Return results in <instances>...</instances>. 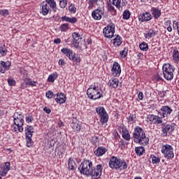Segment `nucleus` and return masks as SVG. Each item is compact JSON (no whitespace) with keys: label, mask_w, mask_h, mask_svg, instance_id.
Wrapping results in <instances>:
<instances>
[{"label":"nucleus","mask_w":179,"mask_h":179,"mask_svg":"<svg viewBox=\"0 0 179 179\" xmlns=\"http://www.w3.org/2000/svg\"><path fill=\"white\" fill-rule=\"evenodd\" d=\"M72 37L73 38L74 47L78 48L80 40H82V36H80V34L78 32H73L72 34Z\"/></svg>","instance_id":"obj_25"},{"label":"nucleus","mask_w":179,"mask_h":179,"mask_svg":"<svg viewBox=\"0 0 179 179\" xmlns=\"http://www.w3.org/2000/svg\"><path fill=\"white\" fill-rule=\"evenodd\" d=\"M59 65H61L62 66H64V65H65V62L64 61V59H60L59 60Z\"/></svg>","instance_id":"obj_64"},{"label":"nucleus","mask_w":179,"mask_h":179,"mask_svg":"<svg viewBox=\"0 0 179 179\" xmlns=\"http://www.w3.org/2000/svg\"><path fill=\"white\" fill-rule=\"evenodd\" d=\"M139 48L141 51H148L149 50V45L146 42H143L139 45Z\"/></svg>","instance_id":"obj_42"},{"label":"nucleus","mask_w":179,"mask_h":179,"mask_svg":"<svg viewBox=\"0 0 179 179\" xmlns=\"http://www.w3.org/2000/svg\"><path fill=\"white\" fill-rule=\"evenodd\" d=\"M97 142H99V138H97V136H92L91 143H92L93 145H96L97 143Z\"/></svg>","instance_id":"obj_52"},{"label":"nucleus","mask_w":179,"mask_h":179,"mask_svg":"<svg viewBox=\"0 0 179 179\" xmlns=\"http://www.w3.org/2000/svg\"><path fill=\"white\" fill-rule=\"evenodd\" d=\"M92 41L91 38H88L86 40V45H90V44H92Z\"/></svg>","instance_id":"obj_63"},{"label":"nucleus","mask_w":179,"mask_h":179,"mask_svg":"<svg viewBox=\"0 0 179 179\" xmlns=\"http://www.w3.org/2000/svg\"><path fill=\"white\" fill-rule=\"evenodd\" d=\"M108 166L112 170H116V171H121L122 170H127L128 169V164L124 159H121L119 157L112 156L109 159Z\"/></svg>","instance_id":"obj_2"},{"label":"nucleus","mask_w":179,"mask_h":179,"mask_svg":"<svg viewBox=\"0 0 179 179\" xmlns=\"http://www.w3.org/2000/svg\"><path fill=\"white\" fill-rule=\"evenodd\" d=\"M103 166L102 164H99L96 165L95 167L91 169L89 176L92 177V179H99L101 177V174H103Z\"/></svg>","instance_id":"obj_11"},{"label":"nucleus","mask_w":179,"mask_h":179,"mask_svg":"<svg viewBox=\"0 0 179 179\" xmlns=\"http://www.w3.org/2000/svg\"><path fill=\"white\" fill-rule=\"evenodd\" d=\"M34 133V129H33V126H27L25 127V135L27 139V148H30L33 146V134Z\"/></svg>","instance_id":"obj_13"},{"label":"nucleus","mask_w":179,"mask_h":179,"mask_svg":"<svg viewBox=\"0 0 179 179\" xmlns=\"http://www.w3.org/2000/svg\"><path fill=\"white\" fill-rule=\"evenodd\" d=\"M10 170V162H7L5 163V165L0 171V176H2V177H5L6 174H8V171Z\"/></svg>","instance_id":"obj_27"},{"label":"nucleus","mask_w":179,"mask_h":179,"mask_svg":"<svg viewBox=\"0 0 179 179\" xmlns=\"http://www.w3.org/2000/svg\"><path fill=\"white\" fill-rule=\"evenodd\" d=\"M173 30H179V22H177L176 20L173 21Z\"/></svg>","instance_id":"obj_51"},{"label":"nucleus","mask_w":179,"mask_h":179,"mask_svg":"<svg viewBox=\"0 0 179 179\" xmlns=\"http://www.w3.org/2000/svg\"><path fill=\"white\" fill-rule=\"evenodd\" d=\"M55 44H61V38H57L54 39Z\"/></svg>","instance_id":"obj_62"},{"label":"nucleus","mask_w":179,"mask_h":179,"mask_svg":"<svg viewBox=\"0 0 179 179\" xmlns=\"http://www.w3.org/2000/svg\"><path fill=\"white\" fill-rule=\"evenodd\" d=\"M176 124L174 122L162 124V136H168L169 135H171L174 130L176 129Z\"/></svg>","instance_id":"obj_12"},{"label":"nucleus","mask_w":179,"mask_h":179,"mask_svg":"<svg viewBox=\"0 0 179 179\" xmlns=\"http://www.w3.org/2000/svg\"><path fill=\"white\" fill-rule=\"evenodd\" d=\"M167 92H169V90L166 91H160L159 92V94L160 95L161 97H166V94H167Z\"/></svg>","instance_id":"obj_60"},{"label":"nucleus","mask_w":179,"mask_h":179,"mask_svg":"<svg viewBox=\"0 0 179 179\" xmlns=\"http://www.w3.org/2000/svg\"><path fill=\"white\" fill-rule=\"evenodd\" d=\"M122 129V136L124 141H131V134H129V130L127 129V126L122 125L121 127Z\"/></svg>","instance_id":"obj_22"},{"label":"nucleus","mask_w":179,"mask_h":179,"mask_svg":"<svg viewBox=\"0 0 179 179\" xmlns=\"http://www.w3.org/2000/svg\"><path fill=\"white\" fill-rule=\"evenodd\" d=\"M69 29V24L68 23L62 24L60 26L61 31H63V32L68 31Z\"/></svg>","instance_id":"obj_43"},{"label":"nucleus","mask_w":179,"mask_h":179,"mask_svg":"<svg viewBox=\"0 0 179 179\" xmlns=\"http://www.w3.org/2000/svg\"><path fill=\"white\" fill-rule=\"evenodd\" d=\"M57 78H58V74L57 73H53L48 76V82H50V83H54Z\"/></svg>","instance_id":"obj_37"},{"label":"nucleus","mask_w":179,"mask_h":179,"mask_svg":"<svg viewBox=\"0 0 179 179\" xmlns=\"http://www.w3.org/2000/svg\"><path fill=\"white\" fill-rule=\"evenodd\" d=\"M24 83L29 86H36V81H31L30 80H24Z\"/></svg>","instance_id":"obj_53"},{"label":"nucleus","mask_w":179,"mask_h":179,"mask_svg":"<svg viewBox=\"0 0 179 179\" xmlns=\"http://www.w3.org/2000/svg\"><path fill=\"white\" fill-rule=\"evenodd\" d=\"M132 135L134 143L141 146H148L149 145V137L146 136V134L142 127L139 126L134 127Z\"/></svg>","instance_id":"obj_1"},{"label":"nucleus","mask_w":179,"mask_h":179,"mask_svg":"<svg viewBox=\"0 0 179 179\" xmlns=\"http://www.w3.org/2000/svg\"><path fill=\"white\" fill-rule=\"evenodd\" d=\"M69 10L71 12V13H76V7L75 6V4L71 3L69 6Z\"/></svg>","instance_id":"obj_49"},{"label":"nucleus","mask_w":179,"mask_h":179,"mask_svg":"<svg viewBox=\"0 0 179 179\" xmlns=\"http://www.w3.org/2000/svg\"><path fill=\"white\" fill-rule=\"evenodd\" d=\"M121 64L117 62H114L112 67H111V75L114 78H120V75H121Z\"/></svg>","instance_id":"obj_16"},{"label":"nucleus","mask_w":179,"mask_h":179,"mask_svg":"<svg viewBox=\"0 0 179 179\" xmlns=\"http://www.w3.org/2000/svg\"><path fill=\"white\" fill-rule=\"evenodd\" d=\"M76 168V162L73 160V158L70 157L68 160V171H75Z\"/></svg>","instance_id":"obj_28"},{"label":"nucleus","mask_w":179,"mask_h":179,"mask_svg":"<svg viewBox=\"0 0 179 179\" xmlns=\"http://www.w3.org/2000/svg\"><path fill=\"white\" fill-rule=\"evenodd\" d=\"M157 35V31H155L153 29H148L145 33H144V37L147 40H150V38H153V37H155Z\"/></svg>","instance_id":"obj_24"},{"label":"nucleus","mask_w":179,"mask_h":179,"mask_svg":"<svg viewBox=\"0 0 179 179\" xmlns=\"http://www.w3.org/2000/svg\"><path fill=\"white\" fill-rule=\"evenodd\" d=\"M171 113H173V108L169 106H163L157 110L158 115L162 117V120L163 118H167L169 115H171Z\"/></svg>","instance_id":"obj_14"},{"label":"nucleus","mask_w":179,"mask_h":179,"mask_svg":"<svg viewBox=\"0 0 179 179\" xmlns=\"http://www.w3.org/2000/svg\"><path fill=\"white\" fill-rule=\"evenodd\" d=\"M25 121L27 122V124H30V122H33L34 121V119L33 118V114L29 113L25 117Z\"/></svg>","instance_id":"obj_45"},{"label":"nucleus","mask_w":179,"mask_h":179,"mask_svg":"<svg viewBox=\"0 0 179 179\" xmlns=\"http://www.w3.org/2000/svg\"><path fill=\"white\" fill-rule=\"evenodd\" d=\"M8 83L9 86H15L16 85V81L13 78H8Z\"/></svg>","instance_id":"obj_56"},{"label":"nucleus","mask_w":179,"mask_h":179,"mask_svg":"<svg viewBox=\"0 0 179 179\" xmlns=\"http://www.w3.org/2000/svg\"><path fill=\"white\" fill-rule=\"evenodd\" d=\"M114 47H120L122 44V37L120 35H115V38L112 40Z\"/></svg>","instance_id":"obj_29"},{"label":"nucleus","mask_w":179,"mask_h":179,"mask_svg":"<svg viewBox=\"0 0 179 179\" xmlns=\"http://www.w3.org/2000/svg\"><path fill=\"white\" fill-rule=\"evenodd\" d=\"M172 57H173V60L174 61V63L178 64L179 63V50L177 48L173 49Z\"/></svg>","instance_id":"obj_32"},{"label":"nucleus","mask_w":179,"mask_h":179,"mask_svg":"<svg viewBox=\"0 0 179 179\" xmlns=\"http://www.w3.org/2000/svg\"><path fill=\"white\" fill-rule=\"evenodd\" d=\"M143 58V53L138 52L137 53V59H142Z\"/></svg>","instance_id":"obj_61"},{"label":"nucleus","mask_w":179,"mask_h":179,"mask_svg":"<svg viewBox=\"0 0 179 179\" xmlns=\"http://www.w3.org/2000/svg\"><path fill=\"white\" fill-rule=\"evenodd\" d=\"M109 3L111 5H114L117 8V9H119V10H121L122 9V6H121V0H109Z\"/></svg>","instance_id":"obj_34"},{"label":"nucleus","mask_w":179,"mask_h":179,"mask_svg":"<svg viewBox=\"0 0 179 179\" xmlns=\"http://www.w3.org/2000/svg\"><path fill=\"white\" fill-rule=\"evenodd\" d=\"M155 80L157 82H160V80H163V78L160 76V74L157 73V75L155 76Z\"/></svg>","instance_id":"obj_59"},{"label":"nucleus","mask_w":179,"mask_h":179,"mask_svg":"<svg viewBox=\"0 0 179 179\" xmlns=\"http://www.w3.org/2000/svg\"><path fill=\"white\" fill-rule=\"evenodd\" d=\"M66 5H68V3L65 0H61L59 1V6L62 8V9H64L66 8Z\"/></svg>","instance_id":"obj_50"},{"label":"nucleus","mask_w":179,"mask_h":179,"mask_svg":"<svg viewBox=\"0 0 179 179\" xmlns=\"http://www.w3.org/2000/svg\"><path fill=\"white\" fill-rule=\"evenodd\" d=\"M137 97L138 100L142 101L143 100V92H142V91L137 92Z\"/></svg>","instance_id":"obj_57"},{"label":"nucleus","mask_w":179,"mask_h":179,"mask_svg":"<svg viewBox=\"0 0 179 179\" xmlns=\"http://www.w3.org/2000/svg\"><path fill=\"white\" fill-rule=\"evenodd\" d=\"M151 19H152V14L148 11L142 13L138 15V20L141 23H143V22H150Z\"/></svg>","instance_id":"obj_19"},{"label":"nucleus","mask_w":179,"mask_h":179,"mask_svg":"<svg viewBox=\"0 0 179 179\" xmlns=\"http://www.w3.org/2000/svg\"><path fill=\"white\" fill-rule=\"evenodd\" d=\"M92 167L93 162L91 160L85 159L80 164L78 170L80 174H83V176H87V177H89V175L90 174V171H92Z\"/></svg>","instance_id":"obj_6"},{"label":"nucleus","mask_w":179,"mask_h":179,"mask_svg":"<svg viewBox=\"0 0 179 179\" xmlns=\"http://www.w3.org/2000/svg\"><path fill=\"white\" fill-rule=\"evenodd\" d=\"M62 22H68V23H71V24H75L78 22V18L76 17H69L68 16L62 17Z\"/></svg>","instance_id":"obj_30"},{"label":"nucleus","mask_w":179,"mask_h":179,"mask_svg":"<svg viewBox=\"0 0 179 179\" xmlns=\"http://www.w3.org/2000/svg\"><path fill=\"white\" fill-rule=\"evenodd\" d=\"M127 124L129 125L134 126V124H136L137 118H136V113L132 112L131 113H129V116L127 117Z\"/></svg>","instance_id":"obj_23"},{"label":"nucleus","mask_w":179,"mask_h":179,"mask_svg":"<svg viewBox=\"0 0 179 179\" xmlns=\"http://www.w3.org/2000/svg\"><path fill=\"white\" fill-rule=\"evenodd\" d=\"M150 157L152 160V164H159V163H160V157H156L155 155H151Z\"/></svg>","instance_id":"obj_40"},{"label":"nucleus","mask_w":179,"mask_h":179,"mask_svg":"<svg viewBox=\"0 0 179 179\" xmlns=\"http://www.w3.org/2000/svg\"><path fill=\"white\" fill-rule=\"evenodd\" d=\"M129 17H131V11L129 10H124L122 14V20H129Z\"/></svg>","instance_id":"obj_39"},{"label":"nucleus","mask_w":179,"mask_h":179,"mask_svg":"<svg viewBox=\"0 0 179 179\" xmlns=\"http://www.w3.org/2000/svg\"><path fill=\"white\" fill-rule=\"evenodd\" d=\"M6 49H5V48H1L0 46V54L1 55H2V57H5V55H6Z\"/></svg>","instance_id":"obj_58"},{"label":"nucleus","mask_w":179,"mask_h":179,"mask_svg":"<svg viewBox=\"0 0 179 179\" xmlns=\"http://www.w3.org/2000/svg\"><path fill=\"white\" fill-rule=\"evenodd\" d=\"M113 138L116 142H117V141H120V139L121 138V136L120 135V134H118V131H114L113 132Z\"/></svg>","instance_id":"obj_48"},{"label":"nucleus","mask_w":179,"mask_h":179,"mask_svg":"<svg viewBox=\"0 0 179 179\" xmlns=\"http://www.w3.org/2000/svg\"><path fill=\"white\" fill-rule=\"evenodd\" d=\"M128 48H124V50L120 51V57L122 58H125L128 55Z\"/></svg>","instance_id":"obj_46"},{"label":"nucleus","mask_w":179,"mask_h":179,"mask_svg":"<svg viewBox=\"0 0 179 179\" xmlns=\"http://www.w3.org/2000/svg\"><path fill=\"white\" fill-rule=\"evenodd\" d=\"M165 29H166L167 31L171 33L173 31V27H171V20H168L164 22Z\"/></svg>","instance_id":"obj_36"},{"label":"nucleus","mask_w":179,"mask_h":179,"mask_svg":"<svg viewBox=\"0 0 179 179\" xmlns=\"http://www.w3.org/2000/svg\"><path fill=\"white\" fill-rule=\"evenodd\" d=\"M71 127L76 132H80V124L79 123L71 122Z\"/></svg>","instance_id":"obj_41"},{"label":"nucleus","mask_w":179,"mask_h":179,"mask_svg":"<svg viewBox=\"0 0 179 179\" xmlns=\"http://www.w3.org/2000/svg\"><path fill=\"white\" fill-rule=\"evenodd\" d=\"M87 94L90 100H99V99L103 97V93L100 92L99 87L96 85L89 87L87 90Z\"/></svg>","instance_id":"obj_7"},{"label":"nucleus","mask_w":179,"mask_h":179,"mask_svg":"<svg viewBox=\"0 0 179 179\" xmlns=\"http://www.w3.org/2000/svg\"><path fill=\"white\" fill-rule=\"evenodd\" d=\"M147 120L150 124L154 125H162L163 124V119L162 116L157 115L150 114L147 116Z\"/></svg>","instance_id":"obj_15"},{"label":"nucleus","mask_w":179,"mask_h":179,"mask_svg":"<svg viewBox=\"0 0 179 179\" xmlns=\"http://www.w3.org/2000/svg\"><path fill=\"white\" fill-rule=\"evenodd\" d=\"M103 15H104V10L102 8H96L92 11V17H93L94 20H101Z\"/></svg>","instance_id":"obj_18"},{"label":"nucleus","mask_w":179,"mask_h":179,"mask_svg":"<svg viewBox=\"0 0 179 179\" xmlns=\"http://www.w3.org/2000/svg\"><path fill=\"white\" fill-rule=\"evenodd\" d=\"M0 68H3V69H6V71H9V68H10V62H1L0 64Z\"/></svg>","instance_id":"obj_38"},{"label":"nucleus","mask_w":179,"mask_h":179,"mask_svg":"<svg viewBox=\"0 0 179 179\" xmlns=\"http://www.w3.org/2000/svg\"><path fill=\"white\" fill-rule=\"evenodd\" d=\"M151 13L154 17V19H159L160 16H162V10L156 7L151 8Z\"/></svg>","instance_id":"obj_26"},{"label":"nucleus","mask_w":179,"mask_h":179,"mask_svg":"<svg viewBox=\"0 0 179 179\" xmlns=\"http://www.w3.org/2000/svg\"><path fill=\"white\" fill-rule=\"evenodd\" d=\"M108 85L110 89H121V87L122 85H121V83H120V80L118 78H112L108 81Z\"/></svg>","instance_id":"obj_17"},{"label":"nucleus","mask_w":179,"mask_h":179,"mask_svg":"<svg viewBox=\"0 0 179 179\" xmlns=\"http://www.w3.org/2000/svg\"><path fill=\"white\" fill-rule=\"evenodd\" d=\"M0 15H1V16H8L9 11L7 9L0 10Z\"/></svg>","instance_id":"obj_55"},{"label":"nucleus","mask_w":179,"mask_h":179,"mask_svg":"<svg viewBox=\"0 0 179 179\" xmlns=\"http://www.w3.org/2000/svg\"><path fill=\"white\" fill-rule=\"evenodd\" d=\"M176 67L169 63H165L162 66V74L166 80H173Z\"/></svg>","instance_id":"obj_4"},{"label":"nucleus","mask_w":179,"mask_h":179,"mask_svg":"<svg viewBox=\"0 0 179 179\" xmlns=\"http://www.w3.org/2000/svg\"><path fill=\"white\" fill-rule=\"evenodd\" d=\"M54 97L56 103H59V104H64L66 101V95L63 92H58Z\"/></svg>","instance_id":"obj_20"},{"label":"nucleus","mask_w":179,"mask_h":179,"mask_svg":"<svg viewBox=\"0 0 179 179\" xmlns=\"http://www.w3.org/2000/svg\"><path fill=\"white\" fill-rule=\"evenodd\" d=\"M45 2H47L48 5H49L50 8L53 12H57V2H55V0H45Z\"/></svg>","instance_id":"obj_31"},{"label":"nucleus","mask_w":179,"mask_h":179,"mask_svg":"<svg viewBox=\"0 0 179 179\" xmlns=\"http://www.w3.org/2000/svg\"><path fill=\"white\" fill-rule=\"evenodd\" d=\"M96 112L99 117V121L101 125H104V124H107L108 122V113H107V110L103 106H99L96 108Z\"/></svg>","instance_id":"obj_9"},{"label":"nucleus","mask_w":179,"mask_h":179,"mask_svg":"<svg viewBox=\"0 0 179 179\" xmlns=\"http://www.w3.org/2000/svg\"><path fill=\"white\" fill-rule=\"evenodd\" d=\"M61 52L67 57L70 61H73V62H78V64L80 63V56H79V55H76V54L73 52V50L71 49L68 48H63L61 49Z\"/></svg>","instance_id":"obj_8"},{"label":"nucleus","mask_w":179,"mask_h":179,"mask_svg":"<svg viewBox=\"0 0 179 179\" xmlns=\"http://www.w3.org/2000/svg\"><path fill=\"white\" fill-rule=\"evenodd\" d=\"M103 34L105 38H108L111 40L115 34V24L110 22L106 27L103 29Z\"/></svg>","instance_id":"obj_10"},{"label":"nucleus","mask_w":179,"mask_h":179,"mask_svg":"<svg viewBox=\"0 0 179 179\" xmlns=\"http://www.w3.org/2000/svg\"><path fill=\"white\" fill-rule=\"evenodd\" d=\"M107 152H108V149H107V148L99 146L95 150L94 154L96 157H101V156H104V154L107 153Z\"/></svg>","instance_id":"obj_21"},{"label":"nucleus","mask_w":179,"mask_h":179,"mask_svg":"<svg viewBox=\"0 0 179 179\" xmlns=\"http://www.w3.org/2000/svg\"><path fill=\"white\" fill-rule=\"evenodd\" d=\"M45 96L48 98V99H52V97H54V92L52 91H48L46 93H45Z\"/></svg>","instance_id":"obj_54"},{"label":"nucleus","mask_w":179,"mask_h":179,"mask_svg":"<svg viewBox=\"0 0 179 179\" xmlns=\"http://www.w3.org/2000/svg\"><path fill=\"white\" fill-rule=\"evenodd\" d=\"M134 150L137 156H143L145 155V150L143 146L136 147Z\"/></svg>","instance_id":"obj_33"},{"label":"nucleus","mask_w":179,"mask_h":179,"mask_svg":"<svg viewBox=\"0 0 179 179\" xmlns=\"http://www.w3.org/2000/svg\"><path fill=\"white\" fill-rule=\"evenodd\" d=\"M161 153H162L164 159H167V160H173L174 159V148L170 144H162Z\"/></svg>","instance_id":"obj_5"},{"label":"nucleus","mask_w":179,"mask_h":179,"mask_svg":"<svg viewBox=\"0 0 179 179\" xmlns=\"http://www.w3.org/2000/svg\"><path fill=\"white\" fill-rule=\"evenodd\" d=\"M108 10L110 12L112 16H115L117 15V10H115V8H114V6L113 4L108 3L107 4Z\"/></svg>","instance_id":"obj_35"},{"label":"nucleus","mask_w":179,"mask_h":179,"mask_svg":"<svg viewBox=\"0 0 179 179\" xmlns=\"http://www.w3.org/2000/svg\"><path fill=\"white\" fill-rule=\"evenodd\" d=\"M13 122L14 124H15L16 127H13L12 129V131L13 132H23V125L24 124V116L23 115V113L21 112H15L13 116Z\"/></svg>","instance_id":"obj_3"},{"label":"nucleus","mask_w":179,"mask_h":179,"mask_svg":"<svg viewBox=\"0 0 179 179\" xmlns=\"http://www.w3.org/2000/svg\"><path fill=\"white\" fill-rule=\"evenodd\" d=\"M58 153L57 155H59V157L60 159H62V157H64V152H65V150L64 149V148H58Z\"/></svg>","instance_id":"obj_47"},{"label":"nucleus","mask_w":179,"mask_h":179,"mask_svg":"<svg viewBox=\"0 0 179 179\" xmlns=\"http://www.w3.org/2000/svg\"><path fill=\"white\" fill-rule=\"evenodd\" d=\"M99 0H88V9H93L94 3L97 4Z\"/></svg>","instance_id":"obj_44"}]
</instances>
